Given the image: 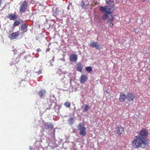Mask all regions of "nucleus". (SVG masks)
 <instances>
[{
    "instance_id": "19",
    "label": "nucleus",
    "mask_w": 150,
    "mask_h": 150,
    "mask_svg": "<svg viewBox=\"0 0 150 150\" xmlns=\"http://www.w3.org/2000/svg\"><path fill=\"white\" fill-rule=\"evenodd\" d=\"M74 118L73 117H71L68 120L69 124L70 125L73 124L74 122Z\"/></svg>"
},
{
    "instance_id": "23",
    "label": "nucleus",
    "mask_w": 150,
    "mask_h": 150,
    "mask_svg": "<svg viewBox=\"0 0 150 150\" xmlns=\"http://www.w3.org/2000/svg\"><path fill=\"white\" fill-rule=\"evenodd\" d=\"M89 109V107L88 105H86L84 107V108L83 110V112H85L88 111Z\"/></svg>"
},
{
    "instance_id": "20",
    "label": "nucleus",
    "mask_w": 150,
    "mask_h": 150,
    "mask_svg": "<svg viewBox=\"0 0 150 150\" xmlns=\"http://www.w3.org/2000/svg\"><path fill=\"white\" fill-rule=\"evenodd\" d=\"M80 5L82 8H86L89 6L88 4H85L83 1L81 2Z\"/></svg>"
},
{
    "instance_id": "21",
    "label": "nucleus",
    "mask_w": 150,
    "mask_h": 150,
    "mask_svg": "<svg viewBox=\"0 0 150 150\" xmlns=\"http://www.w3.org/2000/svg\"><path fill=\"white\" fill-rule=\"evenodd\" d=\"M27 26L25 24L23 25L21 27V29L24 32H26L27 31Z\"/></svg>"
},
{
    "instance_id": "5",
    "label": "nucleus",
    "mask_w": 150,
    "mask_h": 150,
    "mask_svg": "<svg viewBox=\"0 0 150 150\" xmlns=\"http://www.w3.org/2000/svg\"><path fill=\"white\" fill-rule=\"evenodd\" d=\"M100 10L102 12H105V14L102 16V18L103 20H105L107 18V8L105 7L100 6L99 8Z\"/></svg>"
},
{
    "instance_id": "3",
    "label": "nucleus",
    "mask_w": 150,
    "mask_h": 150,
    "mask_svg": "<svg viewBox=\"0 0 150 150\" xmlns=\"http://www.w3.org/2000/svg\"><path fill=\"white\" fill-rule=\"evenodd\" d=\"M28 5L27 1H25L21 4L19 7V11L21 14L25 13L26 11Z\"/></svg>"
},
{
    "instance_id": "27",
    "label": "nucleus",
    "mask_w": 150,
    "mask_h": 150,
    "mask_svg": "<svg viewBox=\"0 0 150 150\" xmlns=\"http://www.w3.org/2000/svg\"><path fill=\"white\" fill-rule=\"evenodd\" d=\"M2 2V0H0V7L1 6V4Z\"/></svg>"
},
{
    "instance_id": "2",
    "label": "nucleus",
    "mask_w": 150,
    "mask_h": 150,
    "mask_svg": "<svg viewBox=\"0 0 150 150\" xmlns=\"http://www.w3.org/2000/svg\"><path fill=\"white\" fill-rule=\"evenodd\" d=\"M78 130L79 131V134L83 137L86 134V128L84 127V124L82 122H80L78 127Z\"/></svg>"
},
{
    "instance_id": "7",
    "label": "nucleus",
    "mask_w": 150,
    "mask_h": 150,
    "mask_svg": "<svg viewBox=\"0 0 150 150\" xmlns=\"http://www.w3.org/2000/svg\"><path fill=\"white\" fill-rule=\"evenodd\" d=\"M124 129L123 128L120 126L117 127L116 129L114 132V134L117 136H119L121 135L124 132Z\"/></svg>"
},
{
    "instance_id": "26",
    "label": "nucleus",
    "mask_w": 150,
    "mask_h": 150,
    "mask_svg": "<svg viewBox=\"0 0 150 150\" xmlns=\"http://www.w3.org/2000/svg\"><path fill=\"white\" fill-rule=\"evenodd\" d=\"M110 26L112 27V26L113 25V23H112V22H110Z\"/></svg>"
},
{
    "instance_id": "9",
    "label": "nucleus",
    "mask_w": 150,
    "mask_h": 150,
    "mask_svg": "<svg viewBox=\"0 0 150 150\" xmlns=\"http://www.w3.org/2000/svg\"><path fill=\"white\" fill-rule=\"evenodd\" d=\"M148 134V132L146 130L143 129L139 132V136L141 138H146Z\"/></svg>"
},
{
    "instance_id": "4",
    "label": "nucleus",
    "mask_w": 150,
    "mask_h": 150,
    "mask_svg": "<svg viewBox=\"0 0 150 150\" xmlns=\"http://www.w3.org/2000/svg\"><path fill=\"white\" fill-rule=\"evenodd\" d=\"M114 9H107V18L108 19V22H112L113 19V16H112V11H114Z\"/></svg>"
},
{
    "instance_id": "16",
    "label": "nucleus",
    "mask_w": 150,
    "mask_h": 150,
    "mask_svg": "<svg viewBox=\"0 0 150 150\" xmlns=\"http://www.w3.org/2000/svg\"><path fill=\"white\" fill-rule=\"evenodd\" d=\"M126 95L124 93H120L119 100L120 102H124L126 99Z\"/></svg>"
},
{
    "instance_id": "8",
    "label": "nucleus",
    "mask_w": 150,
    "mask_h": 150,
    "mask_svg": "<svg viewBox=\"0 0 150 150\" xmlns=\"http://www.w3.org/2000/svg\"><path fill=\"white\" fill-rule=\"evenodd\" d=\"M135 98V95L133 93L129 92L127 94L126 99L129 102L133 101Z\"/></svg>"
},
{
    "instance_id": "24",
    "label": "nucleus",
    "mask_w": 150,
    "mask_h": 150,
    "mask_svg": "<svg viewBox=\"0 0 150 150\" xmlns=\"http://www.w3.org/2000/svg\"><path fill=\"white\" fill-rule=\"evenodd\" d=\"M64 105L67 108H69L71 105V103L70 102H66L64 103Z\"/></svg>"
},
{
    "instance_id": "1",
    "label": "nucleus",
    "mask_w": 150,
    "mask_h": 150,
    "mask_svg": "<svg viewBox=\"0 0 150 150\" xmlns=\"http://www.w3.org/2000/svg\"><path fill=\"white\" fill-rule=\"evenodd\" d=\"M149 141L146 138H141L139 135L135 137L134 139L132 142V144L133 148L138 149L141 147L142 144L145 146L148 145Z\"/></svg>"
},
{
    "instance_id": "30",
    "label": "nucleus",
    "mask_w": 150,
    "mask_h": 150,
    "mask_svg": "<svg viewBox=\"0 0 150 150\" xmlns=\"http://www.w3.org/2000/svg\"><path fill=\"white\" fill-rule=\"evenodd\" d=\"M149 62L150 63V57L149 58Z\"/></svg>"
},
{
    "instance_id": "29",
    "label": "nucleus",
    "mask_w": 150,
    "mask_h": 150,
    "mask_svg": "<svg viewBox=\"0 0 150 150\" xmlns=\"http://www.w3.org/2000/svg\"><path fill=\"white\" fill-rule=\"evenodd\" d=\"M149 81H150V77L149 78Z\"/></svg>"
},
{
    "instance_id": "17",
    "label": "nucleus",
    "mask_w": 150,
    "mask_h": 150,
    "mask_svg": "<svg viewBox=\"0 0 150 150\" xmlns=\"http://www.w3.org/2000/svg\"><path fill=\"white\" fill-rule=\"evenodd\" d=\"M82 68L83 65L81 63L79 62L76 64V68L77 71L81 72Z\"/></svg>"
},
{
    "instance_id": "12",
    "label": "nucleus",
    "mask_w": 150,
    "mask_h": 150,
    "mask_svg": "<svg viewBox=\"0 0 150 150\" xmlns=\"http://www.w3.org/2000/svg\"><path fill=\"white\" fill-rule=\"evenodd\" d=\"M90 45L91 46L95 47L96 49H99L102 48V45H98L97 42H91L90 43Z\"/></svg>"
},
{
    "instance_id": "6",
    "label": "nucleus",
    "mask_w": 150,
    "mask_h": 150,
    "mask_svg": "<svg viewBox=\"0 0 150 150\" xmlns=\"http://www.w3.org/2000/svg\"><path fill=\"white\" fill-rule=\"evenodd\" d=\"M106 4L108 5V6H105L103 7H105L107 8V9H114V4L113 3V0H108L106 1Z\"/></svg>"
},
{
    "instance_id": "15",
    "label": "nucleus",
    "mask_w": 150,
    "mask_h": 150,
    "mask_svg": "<svg viewBox=\"0 0 150 150\" xmlns=\"http://www.w3.org/2000/svg\"><path fill=\"white\" fill-rule=\"evenodd\" d=\"M44 126L46 129H52L53 128V125L50 123L45 122Z\"/></svg>"
},
{
    "instance_id": "28",
    "label": "nucleus",
    "mask_w": 150,
    "mask_h": 150,
    "mask_svg": "<svg viewBox=\"0 0 150 150\" xmlns=\"http://www.w3.org/2000/svg\"><path fill=\"white\" fill-rule=\"evenodd\" d=\"M52 61H54V57H53L52 59Z\"/></svg>"
},
{
    "instance_id": "18",
    "label": "nucleus",
    "mask_w": 150,
    "mask_h": 150,
    "mask_svg": "<svg viewBox=\"0 0 150 150\" xmlns=\"http://www.w3.org/2000/svg\"><path fill=\"white\" fill-rule=\"evenodd\" d=\"M46 93V91L45 90H41L38 92V95L41 98L44 96Z\"/></svg>"
},
{
    "instance_id": "22",
    "label": "nucleus",
    "mask_w": 150,
    "mask_h": 150,
    "mask_svg": "<svg viewBox=\"0 0 150 150\" xmlns=\"http://www.w3.org/2000/svg\"><path fill=\"white\" fill-rule=\"evenodd\" d=\"M20 23L21 22L19 20H16L14 22V23L13 24V26L14 27L17 26L20 24Z\"/></svg>"
},
{
    "instance_id": "13",
    "label": "nucleus",
    "mask_w": 150,
    "mask_h": 150,
    "mask_svg": "<svg viewBox=\"0 0 150 150\" xmlns=\"http://www.w3.org/2000/svg\"><path fill=\"white\" fill-rule=\"evenodd\" d=\"M77 55L75 54H72L69 56V59L70 61L76 62L77 60Z\"/></svg>"
},
{
    "instance_id": "14",
    "label": "nucleus",
    "mask_w": 150,
    "mask_h": 150,
    "mask_svg": "<svg viewBox=\"0 0 150 150\" xmlns=\"http://www.w3.org/2000/svg\"><path fill=\"white\" fill-rule=\"evenodd\" d=\"M8 17L10 20H15L17 18L18 16L15 13L9 14Z\"/></svg>"
},
{
    "instance_id": "11",
    "label": "nucleus",
    "mask_w": 150,
    "mask_h": 150,
    "mask_svg": "<svg viewBox=\"0 0 150 150\" xmlns=\"http://www.w3.org/2000/svg\"><path fill=\"white\" fill-rule=\"evenodd\" d=\"M88 77L85 74H82L80 76L79 81L81 83H83L86 82L88 80Z\"/></svg>"
},
{
    "instance_id": "31",
    "label": "nucleus",
    "mask_w": 150,
    "mask_h": 150,
    "mask_svg": "<svg viewBox=\"0 0 150 150\" xmlns=\"http://www.w3.org/2000/svg\"><path fill=\"white\" fill-rule=\"evenodd\" d=\"M30 150H32V148H31V147H30Z\"/></svg>"
},
{
    "instance_id": "25",
    "label": "nucleus",
    "mask_w": 150,
    "mask_h": 150,
    "mask_svg": "<svg viewBox=\"0 0 150 150\" xmlns=\"http://www.w3.org/2000/svg\"><path fill=\"white\" fill-rule=\"evenodd\" d=\"M86 70L88 72H90L92 70V67L90 66L86 67Z\"/></svg>"
},
{
    "instance_id": "10",
    "label": "nucleus",
    "mask_w": 150,
    "mask_h": 150,
    "mask_svg": "<svg viewBox=\"0 0 150 150\" xmlns=\"http://www.w3.org/2000/svg\"><path fill=\"white\" fill-rule=\"evenodd\" d=\"M20 35V32L18 31L16 32L12 33L8 36L10 39L14 40L17 38Z\"/></svg>"
}]
</instances>
